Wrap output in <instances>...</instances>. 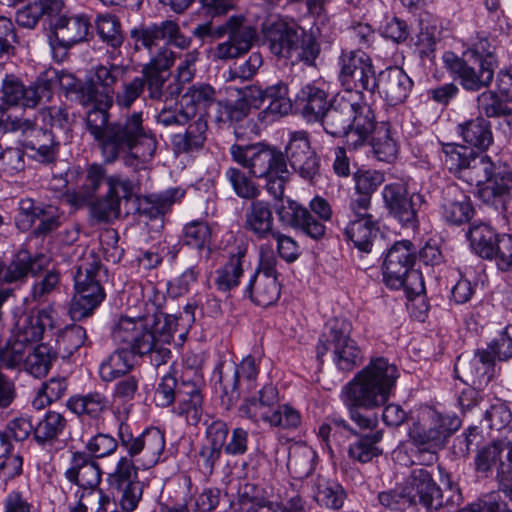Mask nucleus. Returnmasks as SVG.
Returning a JSON list of instances; mask_svg holds the SVG:
<instances>
[{
  "instance_id": "1",
  "label": "nucleus",
  "mask_w": 512,
  "mask_h": 512,
  "mask_svg": "<svg viewBox=\"0 0 512 512\" xmlns=\"http://www.w3.org/2000/svg\"><path fill=\"white\" fill-rule=\"evenodd\" d=\"M128 66L99 64L92 68L88 82L80 89V103L93 105L87 111L86 129L100 150L105 163L127 157L142 164L155 156L157 140L143 125V113L133 112L110 122L108 110L114 100L110 94Z\"/></svg>"
},
{
  "instance_id": "2",
  "label": "nucleus",
  "mask_w": 512,
  "mask_h": 512,
  "mask_svg": "<svg viewBox=\"0 0 512 512\" xmlns=\"http://www.w3.org/2000/svg\"><path fill=\"white\" fill-rule=\"evenodd\" d=\"M399 378L397 366L384 357H376L350 380L341 390L340 399L350 420L360 430H374L378 425L376 415L364 413L383 406L389 400Z\"/></svg>"
},
{
  "instance_id": "3",
  "label": "nucleus",
  "mask_w": 512,
  "mask_h": 512,
  "mask_svg": "<svg viewBox=\"0 0 512 512\" xmlns=\"http://www.w3.org/2000/svg\"><path fill=\"white\" fill-rule=\"evenodd\" d=\"M155 311L138 317L122 316L112 329V339L117 344L125 345L133 355H151L156 366L167 362L171 351L169 344L178 332L180 318L160 311L165 302L162 293L154 290L152 300Z\"/></svg>"
},
{
  "instance_id": "4",
  "label": "nucleus",
  "mask_w": 512,
  "mask_h": 512,
  "mask_svg": "<svg viewBox=\"0 0 512 512\" xmlns=\"http://www.w3.org/2000/svg\"><path fill=\"white\" fill-rule=\"evenodd\" d=\"M230 154L233 161L248 169L252 176L264 179L266 191L274 199L282 200L291 173L281 151L260 143L233 144Z\"/></svg>"
},
{
  "instance_id": "5",
  "label": "nucleus",
  "mask_w": 512,
  "mask_h": 512,
  "mask_svg": "<svg viewBox=\"0 0 512 512\" xmlns=\"http://www.w3.org/2000/svg\"><path fill=\"white\" fill-rule=\"evenodd\" d=\"M351 331L352 324L346 319L334 318L328 321L316 348L318 359L331 352L334 365L342 372H351L361 365L363 352L351 338Z\"/></svg>"
},
{
  "instance_id": "6",
  "label": "nucleus",
  "mask_w": 512,
  "mask_h": 512,
  "mask_svg": "<svg viewBox=\"0 0 512 512\" xmlns=\"http://www.w3.org/2000/svg\"><path fill=\"white\" fill-rule=\"evenodd\" d=\"M461 426L455 415H444L428 408L409 427L408 437L417 447L428 452L442 449L447 439Z\"/></svg>"
},
{
  "instance_id": "7",
  "label": "nucleus",
  "mask_w": 512,
  "mask_h": 512,
  "mask_svg": "<svg viewBox=\"0 0 512 512\" xmlns=\"http://www.w3.org/2000/svg\"><path fill=\"white\" fill-rule=\"evenodd\" d=\"M338 80L346 90V96L352 92L366 91L375 93L377 76L375 66L368 54L362 50H343L338 58Z\"/></svg>"
},
{
  "instance_id": "8",
  "label": "nucleus",
  "mask_w": 512,
  "mask_h": 512,
  "mask_svg": "<svg viewBox=\"0 0 512 512\" xmlns=\"http://www.w3.org/2000/svg\"><path fill=\"white\" fill-rule=\"evenodd\" d=\"M117 435L126 453L143 469L155 466L165 449L164 432L157 427L147 428L138 436H134L130 426L121 420Z\"/></svg>"
},
{
  "instance_id": "9",
  "label": "nucleus",
  "mask_w": 512,
  "mask_h": 512,
  "mask_svg": "<svg viewBox=\"0 0 512 512\" xmlns=\"http://www.w3.org/2000/svg\"><path fill=\"white\" fill-rule=\"evenodd\" d=\"M278 260L270 244L259 247V264L251 277L245 292L256 305L270 306L280 297V284L277 279Z\"/></svg>"
},
{
  "instance_id": "10",
  "label": "nucleus",
  "mask_w": 512,
  "mask_h": 512,
  "mask_svg": "<svg viewBox=\"0 0 512 512\" xmlns=\"http://www.w3.org/2000/svg\"><path fill=\"white\" fill-rule=\"evenodd\" d=\"M224 35H228V39L213 49V57L222 61L236 59L248 53L257 38L255 28L246 24L243 16H231L225 24L212 26V41Z\"/></svg>"
},
{
  "instance_id": "11",
  "label": "nucleus",
  "mask_w": 512,
  "mask_h": 512,
  "mask_svg": "<svg viewBox=\"0 0 512 512\" xmlns=\"http://www.w3.org/2000/svg\"><path fill=\"white\" fill-rule=\"evenodd\" d=\"M139 468L142 467L138 462L126 454L118 459L114 470L107 475L110 489L117 493L120 506L126 512L134 511L142 498L143 485L138 477Z\"/></svg>"
},
{
  "instance_id": "12",
  "label": "nucleus",
  "mask_w": 512,
  "mask_h": 512,
  "mask_svg": "<svg viewBox=\"0 0 512 512\" xmlns=\"http://www.w3.org/2000/svg\"><path fill=\"white\" fill-rule=\"evenodd\" d=\"M444 67L457 79L461 87L469 92H478L491 86L496 69L482 62H473L462 54L459 57L452 51L442 55Z\"/></svg>"
},
{
  "instance_id": "13",
  "label": "nucleus",
  "mask_w": 512,
  "mask_h": 512,
  "mask_svg": "<svg viewBox=\"0 0 512 512\" xmlns=\"http://www.w3.org/2000/svg\"><path fill=\"white\" fill-rule=\"evenodd\" d=\"M382 197L389 214L403 226L415 227L418 223V211L424 203L419 193H410L403 182L386 184Z\"/></svg>"
},
{
  "instance_id": "14",
  "label": "nucleus",
  "mask_w": 512,
  "mask_h": 512,
  "mask_svg": "<svg viewBox=\"0 0 512 512\" xmlns=\"http://www.w3.org/2000/svg\"><path fill=\"white\" fill-rule=\"evenodd\" d=\"M479 198L512 219V170L503 163L493 170L489 179L478 189Z\"/></svg>"
},
{
  "instance_id": "15",
  "label": "nucleus",
  "mask_w": 512,
  "mask_h": 512,
  "mask_svg": "<svg viewBox=\"0 0 512 512\" xmlns=\"http://www.w3.org/2000/svg\"><path fill=\"white\" fill-rule=\"evenodd\" d=\"M285 159L304 180L313 182L319 175L320 159L311 148L309 135L306 131L289 133L285 146Z\"/></svg>"
},
{
  "instance_id": "16",
  "label": "nucleus",
  "mask_w": 512,
  "mask_h": 512,
  "mask_svg": "<svg viewBox=\"0 0 512 512\" xmlns=\"http://www.w3.org/2000/svg\"><path fill=\"white\" fill-rule=\"evenodd\" d=\"M107 186L106 195L90 205V216L96 223H108L118 218L121 199H129L133 194L132 181L121 175H110Z\"/></svg>"
},
{
  "instance_id": "17",
  "label": "nucleus",
  "mask_w": 512,
  "mask_h": 512,
  "mask_svg": "<svg viewBox=\"0 0 512 512\" xmlns=\"http://www.w3.org/2000/svg\"><path fill=\"white\" fill-rule=\"evenodd\" d=\"M495 358L488 349L477 350L473 358L461 355L454 365L455 376L467 385L485 387L494 376Z\"/></svg>"
},
{
  "instance_id": "18",
  "label": "nucleus",
  "mask_w": 512,
  "mask_h": 512,
  "mask_svg": "<svg viewBox=\"0 0 512 512\" xmlns=\"http://www.w3.org/2000/svg\"><path fill=\"white\" fill-rule=\"evenodd\" d=\"M13 129L21 132V143L26 149L34 151L36 159L43 163H51L56 159L59 143L55 141L51 130L38 128L28 119H18Z\"/></svg>"
},
{
  "instance_id": "19",
  "label": "nucleus",
  "mask_w": 512,
  "mask_h": 512,
  "mask_svg": "<svg viewBox=\"0 0 512 512\" xmlns=\"http://www.w3.org/2000/svg\"><path fill=\"white\" fill-rule=\"evenodd\" d=\"M52 85L51 79L41 76L31 86L25 87L15 76H6L2 85L3 98L10 105L32 108L37 106L41 99L51 98Z\"/></svg>"
},
{
  "instance_id": "20",
  "label": "nucleus",
  "mask_w": 512,
  "mask_h": 512,
  "mask_svg": "<svg viewBox=\"0 0 512 512\" xmlns=\"http://www.w3.org/2000/svg\"><path fill=\"white\" fill-rule=\"evenodd\" d=\"M276 215L283 227L301 230L306 236L320 240L326 234V226L298 202L287 199L277 205Z\"/></svg>"
},
{
  "instance_id": "21",
  "label": "nucleus",
  "mask_w": 512,
  "mask_h": 512,
  "mask_svg": "<svg viewBox=\"0 0 512 512\" xmlns=\"http://www.w3.org/2000/svg\"><path fill=\"white\" fill-rule=\"evenodd\" d=\"M180 381L174 413L183 417L188 424L196 425L203 414V396L200 391L201 374L190 370Z\"/></svg>"
},
{
  "instance_id": "22",
  "label": "nucleus",
  "mask_w": 512,
  "mask_h": 512,
  "mask_svg": "<svg viewBox=\"0 0 512 512\" xmlns=\"http://www.w3.org/2000/svg\"><path fill=\"white\" fill-rule=\"evenodd\" d=\"M416 249L409 240L395 242L387 251L383 262L384 280L394 289L401 288L404 276L415 263Z\"/></svg>"
},
{
  "instance_id": "23",
  "label": "nucleus",
  "mask_w": 512,
  "mask_h": 512,
  "mask_svg": "<svg viewBox=\"0 0 512 512\" xmlns=\"http://www.w3.org/2000/svg\"><path fill=\"white\" fill-rule=\"evenodd\" d=\"M49 264L44 254L34 256L27 250L18 251L9 263L0 257V285L24 282L28 275H37Z\"/></svg>"
},
{
  "instance_id": "24",
  "label": "nucleus",
  "mask_w": 512,
  "mask_h": 512,
  "mask_svg": "<svg viewBox=\"0 0 512 512\" xmlns=\"http://www.w3.org/2000/svg\"><path fill=\"white\" fill-rule=\"evenodd\" d=\"M304 29L295 22L279 20L264 30V38L270 51L277 56L291 57L299 49Z\"/></svg>"
},
{
  "instance_id": "25",
  "label": "nucleus",
  "mask_w": 512,
  "mask_h": 512,
  "mask_svg": "<svg viewBox=\"0 0 512 512\" xmlns=\"http://www.w3.org/2000/svg\"><path fill=\"white\" fill-rule=\"evenodd\" d=\"M100 268V259L94 252L89 251L83 254L74 275L75 294L94 298L93 303L102 302L104 291L98 280Z\"/></svg>"
},
{
  "instance_id": "26",
  "label": "nucleus",
  "mask_w": 512,
  "mask_h": 512,
  "mask_svg": "<svg viewBox=\"0 0 512 512\" xmlns=\"http://www.w3.org/2000/svg\"><path fill=\"white\" fill-rule=\"evenodd\" d=\"M56 325V311L49 305L35 313L21 316L14 328L13 334L30 346L42 340L47 331Z\"/></svg>"
},
{
  "instance_id": "27",
  "label": "nucleus",
  "mask_w": 512,
  "mask_h": 512,
  "mask_svg": "<svg viewBox=\"0 0 512 512\" xmlns=\"http://www.w3.org/2000/svg\"><path fill=\"white\" fill-rule=\"evenodd\" d=\"M413 87L412 79L400 67H389L378 73L375 93L392 106L403 103Z\"/></svg>"
},
{
  "instance_id": "28",
  "label": "nucleus",
  "mask_w": 512,
  "mask_h": 512,
  "mask_svg": "<svg viewBox=\"0 0 512 512\" xmlns=\"http://www.w3.org/2000/svg\"><path fill=\"white\" fill-rule=\"evenodd\" d=\"M474 207L470 197L455 183L442 191L441 216L450 225H462L473 217Z\"/></svg>"
},
{
  "instance_id": "29",
  "label": "nucleus",
  "mask_w": 512,
  "mask_h": 512,
  "mask_svg": "<svg viewBox=\"0 0 512 512\" xmlns=\"http://www.w3.org/2000/svg\"><path fill=\"white\" fill-rule=\"evenodd\" d=\"M354 109L350 97L337 95L327 106L319 120L325 132L334 137H345L347 142V134L350 131Z\"/></svg>"
},
{
  "instance_id": "30",
  "label": "nucleus",
  "mask_w": 512,
  "mask_h": 512,
  "mask_svg": "<svg viewBox=\"0 0 512 512\" xmlns=\"http://www.w3.org/2000/svg\"><path fill=\"white\" fill-rule=\"evenodd\" d=\"M259 373V361L252 355H248L234 367L232 375L220 373L219 383L223 394L229 397V400H236L240 393L238 386L246 383V388L251 390L255 387V381Z\"/></svg>"
},
{
  "instance_id": "31",
  "label": "nucleus",
  "mask_w": 512,
  "mask_h": 512,
  "mask_svg": "<svg viewBox=\"0 0 512 512\" xmlns=\"http://www.w3.org/2000/svg\"><path fill=\"white\" fill-rule=\"evenodd\" d=\"M403 487L411 505L421 504L430 508L435 497L439 495V487L432 474L423 467L414 468Z\"/></svg>"
},
{
  "instance_id": "32",
  "label": "nucleus",
  "mask_w": 512,
  "mask_h": 512,
  "mask_svg": "<svg viewBox=\"0 0 512 512\" xmlns=\"http://www.w3.org/2000/svg\"><path fill=\"white\" fill-rule=\"evenodd\" d=\"M50 27L59 45L69 48L86 40L91 23L86 15L67 17L60 13L59 16L53 18Z\"/></svg>"
},
{
  "instance_id": "33",
  "label": "nucleus",
  "mask_w": 512,
  "mask_h": 512,
  "mask_svg": "<svg viewBox=\"0 0 512 512\" xmlns=\"http://www.w3.org/2000/svg\"><path fill=\"white\" fill-rule=\"evenodd\" d=\"M295 104L308 122H318L330 104L324 83L303 85L295 97Z\"/></svg>"
},
{
  "instance_id": "34",
  "label": "nucleus",
  "mask_w": 512,
  "mask_h": 512,
  "mask_svg": "<svg viewBox=\"0 0 512 512\" xmlns=\"http://www.w3.org/2000/svg\"><path fill=\"white\" fill-rule=\"evenodd\" d=\"M243 227L259 240L270 238L276 232L270 202L257 198L252 200L245 209Z\"/></svg>"
},
{
  "instance_id": "35",
  "label": "nucleus",
  "mask_w": 512,
  "mask_h": 512,
  "mask_svg": "<svg viewBox=\"0 0 512 512\" xmlns=\"http://www.w3.org/2000/svg\"><path fill=\"white\" fill-rule=\"evenodd\" d=\"M101 475L99 464L89 454L78 451L72 453L65 477L69 482L77 484L78 490L98 487Z\"/></svg>"
},
{
  "instance_id": "36",
  "label": "nucleus",
  "mask_w": 512,
  "mask_h": 512,
  "mask_svg": "<svg viewBox=\"0 0 512 512\" xmlns=\"http://www.w3.org/2000/svg\"><path fill=\"white\" fill-rule=\"evenodd\" d=\"M279 401V393L273 385H265L258 391L257 395H253L244 399L239 406L240 416L247 418L253 423H267L274 406Z\"/></svg>"
},
{
  "instance_id": "37",
  "label": "nucleus",
  "mask_w": 512,
  "mask_h": 512,
  "mask_svg": "<svg viewBox=\"0 0 512 512\" xmlns=\"http://www.w3.org/2000/svg\"><path fill=\"white\" fill-rule=\"evenodd\" d=\"M67 408L81 420H91L98 423L103 415L111 408L109 398L98 391L78 394L70 397L66 403Z\"/></svg>"
},
{
  "instance_id": "38",
  "label": "nucleus",
  "mask_w": 512,
  "mask_h": 512,
  "mask_svg": "<svg viewBox=\"0 0 512 512\" xmlns=\"http://www.w3.org/2000/svg\"><path fill=\"white\" fill-rule=\"evenodd\" d=\"M63 9L62 0H35L16 12V22L21 27L33 29L40 20L48 21L50 24Z\"/></svg>"
},
{
  "instance_id": "39",
  "label": "nucleus",
  "mask_w": 512,
  "mask_h": 512,
  "mask_svg": "<svg viewBox=\"0 0 512 512\" xmlns=\"http://www.w3.org/2000/svg\"><path fill=\"white\" fill-rule=\"evenodd\" d=\"M354 113L351 119L350 131L347 134V146L357 149L364 145L376 127L375 114L370 105L365 102L353 101Z\"/></svg>"
},
{
  "instance_id": "40",
  "label": "nucleus",
  "mask_w": 512,
  "mask_h": 512,
  "mask_svg": "<svg viewBox=\"0 0 512 512\" xmlns=\"http://www.w3.org/2000/svg\"><path fill=\"white\" fill-rule=\"evenodd\" d=\"M185 190L180 187L169 188L161 193L138 198L137 211L149 219H155L167 213L175 203L181 202Z\"/></svg>"
},
{
  "instance_id": "41",
  "label": "nucleus",
  "mask_w": 512,
  "mask_h": 512,
  "mask_svg": "<svg viewBox=\"0 0 512 512\" xmlns=\"http://www.w3.org/2000/svg\"><path fill=\"white\" fill-rule=\"evenodd\" d=\"M228 426L224 421H213L206 430L208 444L205 445L200 453V459L205 472L211 474L215 465L219 462L222 449L228 437Z\"/></svg>"
},
{
  "instance_id": "42",
  "label": "nucleus",
  "mask_w": 512,
  "mask_h": 512,
  "mask_svg": "<svg viewBox=\"0 0 512 512\" xmlns=\"http://www.w3.org/2000/svg\"><path fill=\"white\" fill-rule=\"evenodd\" d=\"M378 232L377 221L374 218L351 219L344 230L346 239L363 253L371 252Z\"/></svg>"
},
{
  "instance_id": "43",
  "label": "nucleus",
  "mask_w": 512,
  "mask_h": 512,
  "mask_svg": "<svg viewBox=\"0 0 512 512\" xmlns=\"http://www.w3.org/2000/svg\"><path fill=\"white\" fill-rule=\"evenodd\" d=\"M216 102V91L209 84H195L187 89L181 97V103L194 119L203 117L206 111Z\"/></svg>"
},
{
  "instance_id": "44",
  "label": "nucleus",
  "mask_w": 512,
  "mask_h": 512,
  "mask_svg": "<svg viewBox=\"0 0 512 512\" xmlns=\"http://www.w3.org/2000/svg\"><path fill=\"white\" fill-rule=\"evenodd\" d=\"M109 177L103 165L97 163L89 165L81 189L73 194H68L66 201L75 207L85 204L95 195L103 183L107 184Z\"/></svg>"
},
{
  "instance_id": "45",
  "label": "nucleus",
  "mask_w": 512,
  "mask_h": 512,
  "mask_svg": "<svg viewBox=\"0 0 512 512\" xmlns=\"http://www.w3.org/2000/svg\"><path fill=\"white\" fill-rule=\"evenodd\" d=\"M498 44L497 37L478 33L471 39L469 46L463 54L470 60H473V62H482L487 66L497 69L499 65L497 56Z\"/></svg>"
},
{
  "instance_id": "46",
  "label": "nucleus",
  "mask_w": 512,
  "mask_h": 512,
  "mask_svg": "<svg viewBox=\"0 0 512 512\" xmlns=\"http://www.w3.org/2000/svg\"><path fill=\"white\" fill-rule=\"evenodd\" d=\"M207 122L199 116L190 123L184 134L174 135L172 145L176 154L190 153L203 147L206 141Z\"/></svg>"
},
{
  "instance_id": "47",
  "label": "nucleus",
  "mask_w": 512,
  "mask_h": 512,
  "mask_svg": "<svg viewBox=\"0 0 512 512\" xmlns=\"http://www.w3.org/2000/svg\"><path fill=\"white\" fill-rule=\"evenodd\" d=\"M246 252V248L238 247L237 252L232 254L229 260L216 270L214 284L217 290L227 292L238 286L243 274V259Z\"/></svg>"
},
{
  "instance_id": "48",
  "label": "nucleus",
  "mask_w": 512,
  "mask_h": 512,
  "mask_svg": "<svg viewBox=\"0 0 512 512\" xmlns=\"http://www.w3.org/2000/svg\"><path fill=\"white\" fill-rule=\"evenodd\" d=\"M457 131L466 143L480 149L488 148L493 141L490 122L479 115L460 123Z\"/></svg>"
},
{
  "instance_id": "49",
  "label": "nucleus",
  "mask_w": 512,
  "mask_h": 512,
  "mask_svg": "<svg viewBox=\"0 0 512 512\" xmlns=\"http://www.w3.org/2000/svg\"><path fill=\"white\" fill-rule=\"evenodd\" d=\"M134 367V355L126 348L115 350L99 367L100 378L104 382H111L125 376Z\"/></svg>"
},
{
  "instance_id": "50",
  "label": "nucleus",
  "mask_w": 512,
  "mask_h": 512,
  "mask_svg": "<svg viewBox=\"0 0 512 512\" xmlns=\"http://www.w3.org/2000/svg\"><path fill=\"white\" fill-rule=\"evenodd\" d=\"M65 427L64 416L58 412L49 411L35 426L33 437L39 445L50 447L58 440Z\"/></svg>"
},
{
  "instance_id": "51",
  "label": "nucleus",
  "mask_w": 512,
  "mask_h": 512,
  "mask_svg": "<svg viewBox=\"0 0 512 512\" xmlns=\"http://www.w3.org/2000/svg\"><path fill=\"white\" fill-rule=\"evenodd\" d=\"M139 387V378L135 375L123 376L113 389L112 398L115 405V414H119V419L127 418L131 409V402L135 398Z\"/></svg>"
},
{
  "instance_id": "52",
  "label": "nucleus",
  "mask_w": 512,
  "mask_h": 512,
  "mask_svg": "<svg viewBox=\"0 0 512 512\" xmlns=\"http://www.w3.org/2000/svg\"><path fill=\"white\" fill-rule=\"evenodd\" d=\"M316 452L306 444H296L290 448L287 468L297 479L308 477L315 468Z\"/></svg>"
},
{
  "instance_id": "53",
  "label": "nucleus",
  "mask_w": 512,
  "mask_h": 512,
  "mask_svg": "<svg viewBox=\"0 0 512 512\" xmlns=\"http://www.w3.org/2000/svg\"><path fill=\"white\" fill-rule=\"evenodd\" d=\"M382 438L383 432L381 430L359 436L349 445L348 456L360 463L372 461L382 454V450L379 448Z\"/></svg>"
},
{
  "instance_id": "54",
  "label": "nucleus",
  "mask_w": 512,
  "mask_h": 512,
  "mask_svg": "<svg viewBox=\"0 0 512 512\" xmlns=\"http://www.w3.org/2000/svg\"><path fill=\"white\" fill-rule=\"evenodd\" d=\"M224 176L239 198L252 201L260 196L261 189L249 172L230 166L226 169Z\"/></svg>"
},
{
  "instance_id": "55",
  "label": "nucleus",
  "mask_w": 512,
  "mask_h": 512,
  "mask_svg": "<svg viewBox=\"0 0 512 512\" xmlns=\"http://www.w3.org/2000/svg\"><path fill=\"white\" fill-rule=\"evenodd\" d=\"M467 238L471 248L482 258H490L494 253L492 246L498 235L487 223L481 221L473 222L468 231Z\"/></svg>"
},
{
  "instance_id": "56",
  "label": "nucleus",
  "mask_w": 512,
  "mask_h": 512,
  "mask_svg": "<svg viewBox=\"0 0 512 512\" xmlns=\"http://www.w3.org/2000/svg\"><path fill=\"white\" fill-rule=\"evenodd\" d=\"M288 94V86L282 81L268 86L264 90V102H268V105L262 113L271 116L272 119L287 115L292 108Z\"/></svg>"
},
{
  "instance_id": "57",
  "label": "nucleus",
  "mask_w": 512,
  "mask_h": 512,
  "mask_svg": "<svg viewBox=\"0 0 512 512\" xmlns=\"http://www.w3.org/2000/svg\"><path fill=\"white\" fill-rule=\"evenodd\" d=\"M313 497L321 506L339 509L344 503L345 492L338 483L317 477L313 485Z\"/></svg>"
},
{
  "instance_id": "58",
  "label": "nucleus",
  "mask_w": 512,
  "mask_h": 512,
  "mask_svg": "<svg viewBox=\"0 0 512 512\" xmlns=\"http://www.w3.org/2000/svg\"><path fill=\"white\" fill-rule=\"evenodd\" d=\"M57 357L54 350L46 344H40L28 352L24 369L36 378L44 377L50 370L52 361Z\"/></svg>"
},
{
  "instance_id": "59",
  "label": "nucleus",
  "mask_w": 512,
  "mask_h": 512,
  "mask_svg": "<svg viewBox=\"0 0 512 512\" xmlns=\"http://www.w3.org/2000/svg\"><path fill=\"white\" fill-rule=\"evenodd\" d=\"M497 165L498 162H493L487 155L473 154L461 179L470 185H476L479 189L489 179Z\"/></svg>"
},
{
  "instance_id": "60",
  "label": "nucleus",
  "mask_w": 512,
  "mask_h": 512,
  "mask_svg": "<svg viewBox=\"0 0 512 512\" xmlns=\"http://www.w3.org/2000/svg\"><path fill=\"white\" fill-rule=\"evenodd\" d=\"M507 444L494 441L480 448L474 458L476 473L484 477L492 476L497 467V462L505 452Z\"/></svg>"
},
{
  "instance_id": "61",
  "label": "nucleus",
  "mask_w": 512,
  "mask_h": 512,
  "mask_svg": "<svg viewBox=\"0 0 512 512\" xmlns=\"http://www.w3.org/2000/svg\"><path fill=\"white\" fill-rule=\"evenodd\" d=\"M85 340L86 331L82 326H67L58 333L54 352L57 356L68 358L84 344Z\"/></svg>"
},
{
  "instance_id": "62",
  "label": "nucleus",
  "mask_w": 512,
  "mask_h": 512,
  "mask_svg": "<svg viewBox=\"0 0 512 512\" xmlns=\"http://www.w3.org/2000/svg\"><path fill=\"white\" fill-rule=\"evenodd\" d=\"M476 108L479 116L487 118L509 117L512 115V108L500 98L497 92L488 88L477 96Z\"/></svg>"
},
{
  "instance_id": "63",
  "label": "nucleus",
  "mask_w": 512,
  "mask_h": 512,
  "mask_svg": "<svg viewBox=\"0 0 512 512\" xmlns=\"http://www.w3.org/2000/svg\"><path fill=\"white\" fill-rule=\"evenodd\" d=\"M235 512H275V507L258 495L253 484L246 483L239 489Z\"/></svg>"
},
{
  "instance_id": "64",
  "label": "nucleus",
  "mask_w": 512,
  "mask_h": 512,
  "mask_svg": "<svg viewBox=\"0 0 512 512\" xmlns=\"http://www.w3.org/2000/svg\"><path fill=\"white\" fill-rule=\"evenodd\" d=\"M78 503L73 512H106L110 497L99 487L83 488L76 492Z\"/></svg>"
}]
</instances>
